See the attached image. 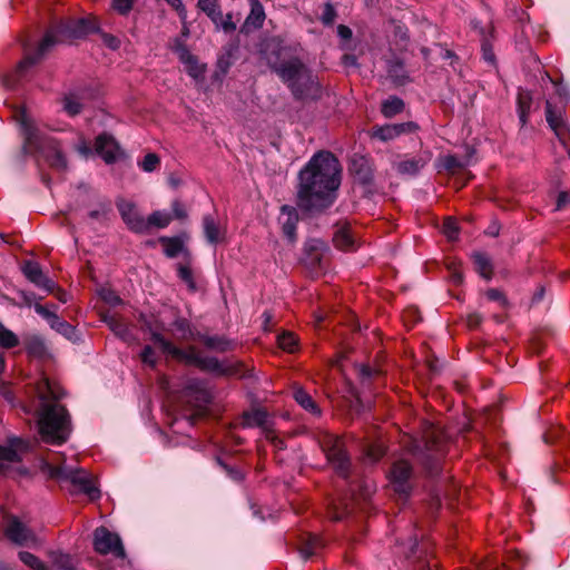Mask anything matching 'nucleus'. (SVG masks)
<instances>
[{
    "label": "nucleus",
    "mask_w": 570,
    "mask_h": 570,
    "mask_svg": "<svg viewBox=\"0 0 570 570\" xmlns=\"http://www.w3.org/2000/svg\"><path fill=\"white\" fill-rule=\"evenodd\" d=\"M342 167L330 151L316 153L298 174L297 206L306 212L330 207L341 185Z\"/></svg>",
    "instance_id": "nucleus-1"
},
{
    "label": "nucleus",
    "mask_w": 570,
    "mask_h": 570,
    "mask_svg": "<svg viewBox=\"0 0 570 570\" xmlns=\"http://www.w3.org/2000/svg\"><path fill=\"white\" fill-rule=\"evenodd\" d=\"M257 47L261 58L287 85L296 99H317L321 96L320 83L294 55V50L283 46L282 38H261Z\"/></svg>",
    "instance_id": "nucleus-2"
},
{
    "label": "nucleus",
    "mask_w": 570,
    "mask_h": 570,
    "mask_svg": "<svg viewBox=\"0 0 570 570\" xmlns=\"http://www.w3.org/2000/svg\"><path fill=\"white\" fill-rule=\"evenodd\" d=\"M39 400L37 424L43 442L60 445L71 433V417L59 401L65 397L63 389L55 381L42 377L36 385Z\"/></svg>",
    "instance_id": "nucleus-3"
},
{
    "label": "nucleus",
    "mask_w": 570,
    "mask_h": 570,
    "mask_svg": "<svg viewBox=\"0 0 570 570\" xmlns=\"http://www.w3.org/2000/svg\"><path fill=\"white\" fill-rule=\"evenodd\" d=\"M16 120L23 136L26 153L37 151L43 161L56 171L63 173L68 169V160L60 144L55 138L45 135L26 109L16 114Z\"/></svg>",
    "instance_id": "nucleus-4"
},
{
    "label": "nucleus",
    "mask_w": 570,
    "mask_h": 570,
    "mask_svg": "<svg viewBox=\"0 0 570 570\" xmlns=\"http://www.w3.org/2000/svg\"><path fill=\"white\" fill-rule=\"evenodd\" d=\"M58 40L59 38H23L22 48L24 57L17 65L14 72L6 78V86L14 88L26 77L28 70L58 43Z\"/></svg>",
    "instance_id": "nucleus-5"
},
{
    "label": "nucleus",
    "mask_w": 570,
    "mask_h": 570,
    "mask_svg": "<svg viewBox=\"0 0 570 570\" xmlns=\"http://www.w3.org/2000/svg\"><path fill=\"white\" fill-rule=\"evenodd\" d=\"M42 470L52 479H57L60 482H69L78 492L87 494L91 500L99 498V490L86 470L53 466L49 463H45Z\"/></svg>",
    "instance_id": "nucleus-6"
},
{
    "label": "nucleus",
    "mask_w": 570,
    "mask_h": 570,
    "mask_svg": "<svg viewBox=\"0 0 570 570\" xmlns=\"http://www.w3.org/2000/svg\"><path fill=\"white\" fill-rule=\"evenodd\" d=\"M320 444L335 472L346 479L350 474L351 461L343 440L337 435L324 433L320 439Z\"/></svg>",
    "instance_id": "nucleus-7"
},
{
    "label": "nucleus",
    "mask_w": 570,
    "mask_h": 570,
    "mask_svg": "<svg viewBox=\"0 0 570 570\" xmlns=\"http://www.w3.org/2000/svg\"><path fill=\"white\" fill-rule=\"evenodd\" d=\"M94 549L99 554H114L116 558H126L125 548L120 537L110 532L105 527H98L94 531Z\"/></svg>",
    "instance_id": "nucleus-8"
},
{
    "label": "nucleus",
    "mask_w": 570,
    "mask_h": 570,
    "mask_svg": "<svg viewBox=\"0 0 570 570\" xmlns=\"http://www.w3.org/2000/svg\"><path fill=\"white\" fill-rule=\"evenodd\" d=\"M150 338L165 354L171 356L176 361L187 365L197 366L200 352L195 346H188L186 350L179 348L166 340L160 333L155 331L151 332Z\"/></svg>",
    "instance_id": "nucleus-9"
},
{
    "label": "nucleus",
    "mask_w": 570,
    "mask_h": 570,
    "mask_svg": "<svg viewBox=\"0 0 570 570\" xmlns=\"http://www.w3.org/2000/svg\"><path fill=\"white\" fill-rule=\"evenodd\" d=\"M99 32L95 18L61 21L56 30H48L42 36H92Z\"/></svg>",
    "instance_id": "nucleus-10"
},
{
    "label": "nucleus",
    "mask_w": 570,
    "mask_h": 570,
    "mask_svg": "<svg viewBox=\"0 0 570 570\" xmlns=\"http://www.w3.org/2000/svg\"><path fill=\"white\" fill-rule=\"evenodd\" d=\"M174 52L177 55L179 61L184 65L185 71L195 81L202 82L205 78L206 65L202 63L197 56L190 52V50L179 40L173 46Z\"/></svg>",
    "instance_id": "nucleus-11"
},
{
    "label": "nucleus",
    "mask_w": 570,
    "mask_h": 570,
    "mask_svg": "<svg viewBox=\"0 0 570 570\" xmlns=\"http://www.w3.org/2000/svg\"><path fill=\"white\" fill-rule=\"evenodd\" d=\"M116 206L124 223L131 232L137 234H147L146 219L140 215L132 202L119 198L116 202Z\"/></svg>",
    "instance_id": "nucleus-12"
},
{
    "label": "nucleus",
    "mask_w": 570,
    "mask_h": 570,
    "mask_svg": "<svg viewBox=\"0 0 570 570\" xmlns=\"http://www.w3.org/2000/svg\"><path fill=\"white\" fill-rule=\"evenodd\" d=\"M348 170L354 177V180L362 185L366 193L373 191V168L366 157L354 155L351 158Z\"/></svg>",
    "instance_id": "nucleus-13"
},
{
    "label": "nucleus",
    "mask_w": 570,
    "mask_h": 570,
    "mask_svg": "<svg viewBox=\"0 0 570 570\" xmlns=\"http://www.w3.org/2000/svg\"><path fill=\"white\" fill-rule=\"evenodd\" d=\"M6 537L18 546H26L36 541L33 532L17 517H9L4 529Z\"/></svg>",
    "instance_id": "nucleus-14"
},
{
    "label": "nucleus",
    "mask_w": 570,
    "mask_h": 570,
    "mask_svg": "<svg viewBox=\"0 0 570 570\" xmlns=\"http://www.w3.org/2000/svg\"><path fill=\"white\" fill-rule=\"evenodd\" d=\"M412 466L404 460L396 461L390 472V480L394 491L400 494H407L411 490L410 478Z\"/></svg>",
    "instance_id": "nucleus-15"
},
{
    "label": "nucleus",
    "mask_w": 570,
    "mask_h": 570,
    "mask_svg": "<svg viewBox=\"0 0 570 570\" xmlns=\"http://www.w3.org/2000/svg\"><path fill=\"white\" fill-rule=\"evenodd\" d=\"M22 273L37 287L43 289L47 293H53L56 283L50 279L43 272L40 265L33 261H27L22 267Z\"/></svg>",
    "instance_id": "nucleus-16"
},
{
    "label": "nucleus",
    "mask_w": 570,
    "mask_h": 570,
    "mask_svg": "<svg viewBox=\"0 0 570 570\" xmlns=\"http://www.w3.org/2000/svg\"><path fill=\"white\" fill-rule=\"evenodd\" d=\"M95 150L106 164H114L120 155L119 144L111 135L107 132H102L97 136L95 141Z\"/></svg>",
    "instance_id": "nucleus-17"
},
{
    "label": "nucleus",
    "mask_w": 570,
    "mask_h": 570,
    "mask_svg": "<svg viewBox=\"0 0 570 570\" xmlns=\"http://www.w3.org/2000/svg\"><path fill=\"white\" fill-rule=\"evenodd\" d=\"M417 125L413 121L402 124H389L384 126L374 127L371 136L382 141L392 140L404 132H412L417 129Z\"/></svg>",
    "instance_id": "nucleus-18"
},
{
    "label": "nucleus",
    "mask_w": 570,
    "mask_h": 570,
    "mask_svg": "<svg viewBox=\"0 0 570 570\" xmlns=\"http://www.w3.org/2000/svg\"><path fill=\"white\" fill-rule=\"evenodd\" d=\"M326 245L321 239H309L305 243L304 247V263L312 271H320L322 268V262Z\"/></svg>",
    "instance_id": "nucleus-19"
},
{
    "label": "nucleus",
    "mask_w": 570,
    "mask_h": 570,
    "mask_svg": "<svg viewBox=\"0 0 570 570\" xmlns=\"http://www.w3.org/2000/svg\"><path fill=\"white\" fill-rule=\"evenodd\" d=\"M242 425L244 428H261L264 438H272L273 423L268 420V413L263 409H253L243 413Z\"/></svg>",
    "instance_id": "nucleus-20"
},
{
    "label": "nucleus",
    "mask_w": 570,
    "mask_h": 570,
    "mask_svg": "<svg viewBox=\"0 0 570 570\" xmlns=\"http://www.w3.org/2000/svg\"><path fill=\"white\" fill-rule=\"evenodd\" d=\"M250 11L240 27V32L248 35L257 31L266 19L265 10L259 0H249Z\"/></svg>",
    "instance_id": "nucleus-21"
},
{
    "label": "nucleus",
    "mask_w": 570,
    "mask_h": 570,
    "mask_svg": "<svg viewBox=\"0 0 570 570\" xmlns=\"http://www.w3.org/2000/svg\"><path fill=\"white\" fill-rule=\"evenodd\" d=\"M546 119L557 136L561 137L570 132V128L564 120L563 109L554 107L550 101L546 104Z\"/></svg>",
    "instance_id": "nucleus-22"
},
{
    "label": "nucleus",
    "mask_w": 570,
    "mask_h": 570,
    "mask_svg": "<svg viewBox=\"0 0 570 570\" xmlns=\"http://www.w3.org/2000/svg\"><path fill=\"white\" fill-rule=\"evenodd\" d=\"M279 223L282 225L283 234L289 242L296 240V226L298 223L297 210L288 205H284L281 209Z\"/></svg>",
    "instance_id": "nucleus-23"
},
{
    "label": "nucleus",
    "mask_w": 570,
    "mask_h": 570,
    "mask_svg": "<svg viewBox=\"0 0 570 570\" xmlns=\"http://www.w3.org/2000/svg\"><path fill=\"white\" fill-rule=\"evenodd\" d=\"M24 449H27V443L21 439L12 440L9 446H0V472H2L8 464L20 461L19 451Z\"/></svg>",
    "instance_id": "nucleus-24"
},
{
    "label": "nucleus",
    "mask_w": 570,
    "mask_h": 570,
    "mask_svg": "<svg viewBox=\"0 0 570 570\" xmlns=\"http://www.w3.org/2000/svg\"><path fill=\"white\" fill-rule=\"evenodd\" d=\"M431 153L424 151L417 157L399 163L397 171L404 175H415L431 160Z\"/></svg>",
    "instance_id": "nucleus-25"
},
{
    "label": "nucleus",
    "mask_w": 570,
    "mask_h": 570,
    "mask_svg": "<svg viewBox=\"0 0 570 570\" xmlns=\"http://www.w3.org/2000/svg\"><path fill=\"white\" fill-rule=\"evenodd\" d=\"M23 344L28 354L36 358H45L48 355V348L45 340L37 334H27L23 337Z\"/></svg>",
    "instance_id": "nucleus-26"
},
{
    "label": "nucleus",
    "mask_w": 570,
    "mask_h": 570,
    "mask_svg": "<svg viewBox=\"0 0 570 570\" xmlns=\"http://www.w3.org/2000/svg\"><path fill=\"white\" fill-rule=\"evenodd\" d=\"M197 367L202 371L213 372L217 374L232 375L236 374V371L232 367H225L216 357L204 356L200 353Z\"/></svg>",
    "instance_id": "nucleus-27"
},
{
    "label": "nucleus",
    "mask_w": 570,
    "mask_h": 570,
    "mask_svg": "<svg viewBox=\"0 0 570 570\" xmlns=\"http://www.w3.org/2000/svg\"><path fill=\"white\" fill-rule=\"evenodd\" d=\"M333 243L336 248L341 250H354L356 248L355 245V238L351 233L350 227L343 226L340 227L334 236H333Z\"/></svg>",
    "instance_id": "nucleus-28"
},
{
    "label": "nucleus",
    "mask_w": 570,
    "mask_h": 570,
    "mask_svg": "<svg viewBox=\"0 0 570 570\" xmlns=\"http://www.w3.org/2000/svg\"><path fill=\"white\" fill-rule=\"evenodd\" d=\"M237 48H238L237 45H230L228 48H226L225 52L218 57L217 71L214 75L215 79L222 80L223 77H225V75L228 72V70L233 63L234 55H235Z\"/></svg>",
    "instance_id": "nucleus-29"
},
{
    "label": "nucleus",
    "mask_w": 570,
    "mask_h": 570,
    "mask_svg": "<svg viewBox=\"0 0 570 570\" xmlns=\"http://www.w3.org/2000/svg\"><path fill=\"white\" fill-rule=\"evenodd\" d=\"M203 228L205 237L210 244H217L224 237V233L212 215L204 216Z\"/></svg>",
    "instance_id": "nucleus-30"
},
{
    "label": "nucleus",
    "mask_w": 570,
    "mask_h": 570,
    "mask_svg": "<svg viewBox=\"0 0 570 570\" xmlns=\"http://www.w3.org/2000/svg\"><path fill=\"white\" fill-rule=\"evenodd\" d=\"M475 271L485 279H491L493 275V265L490 257L481 252L472 254Z\"/></svg>",
    "instance_id": "nucleus-31"
},
{
    "label": "nucleus",
    "mask_w": 570,
    "mask_h": 570,
    "mask_svg": "<svg viewBox=\"0 0 570 570\" xmlns=\"http://www.w3.org/2000/svg\"><path fill=\"white\" fill-rule=\"evenodd\" d=\"M375 492V485L374 483L368 480L364 479L362 482L357 485V490L355 488L352 489V499L351 502L361 504V501L366 502L370 500L372 494Z\"/></svg>",
    "instance_id": "nucleus-32"
},
{
    "label": "nucleus",
    "mask_w": 570,
    "mask_h": 570,
    "mask_svg": "<svg viewBox=\"0 0 570 570\" xmlns=\"http://www.w3.org/2000/svg\"><path fill=\"white\" fill-rule=\"evenodd\" d=\"M294 399L295 401L307 412L314 415H321V409L312 399V396L302 387H296L294 390Z\"/></svg>",
    "instance_id": "nucleus-33"
},
{
    "label": "nucleus",
    "mask_w": 570,
    "mask_h": 570,
    "mask_svg": "<svg viewBox=\"0 0 570 570\" xmlns=\"http://www.w3.org/2000/svg\"><path fill=\"white\" fill-rule=\"evenodd\" d=\"M213 23L216 31L224 32L226 35H230L237 29V22L234 20V14L232 12L224 14L220 10L215 20H213Z\"/></svg>",
    "instance_id": "nucleus-34"
},
{
    "label": "nucleus",
    "mask_w": 570,
    "mask_h": 570,
    "mask_svg": "<svg viewBox=\"0 0 570 570\" xmlns=\"http://www.w3.org/2000/svg\"><path fill=\"white\" fill-rule=\"evenodd\" d=\"M202 342L206 347L216 352H227L233 348V343L224 336H202Z\"/></svg>",
    "instance_id": "nucleus-35"
},
{
    "label": "nucleus",
    "mask_w": 570,
    "mask_h": 570,
    "mask_svg": "<svg viewBox=\"0 0 570 570\" xmlns=\"http://www.w3.org/2000/svg\"><path fill=\"white\" fill-rule=\"evenodd\" d=\"M159 242L164 246L165 255L169 258H174L185 250L184 243L179 237L163 236L159 238Z\"/></svg>",
    "instance_id": "nucleus-36"
},
{
    "label": "nucleus",
    "mask_w": 570,
    "mask_h": 570,
    "mask_svg": "<svg viewBox=\"0 0 570 570\" xmlns=\"http://www.w3.org/2000/svg\"><path fill=\"white\" fill-rule=\"evenodd\" d=\"M49 325L52 330L63 335L66 338L73 342L78 340L76 328L67 321L61 320L59 316H57Z\"/></svg>",
    "instance_id": "nucleus-37"
},
{
    "label": "nucleus",
    "mask_w": 570,
    "mask_h": 570,
    "mask_svg": "<svg viewBox=\"0 0 570 570\" xmlns=\"http://www.w3.org/2000/svg\"><path fill=\"white\" fill-rule=\"evenodd\" d=\"M50 560L52 564L59 570H76V563L70 554L59 551L50 552Z\"/></svg>",
    "instance_id": "nucleus-38"
},
{
    "label": "nucleus",
    "mask_w": 570,
    "mask_h": 570,
    "mask_svg": "<svg viewBox=\"0 0 570 570\" xmlns=\"http://www.w3.org/2000/svg\"><path fill=\"white\" fill-rule=\"evenodd\" d=\"M532 97L529 91L520 90L518 92V111L522 125L527 122L528 115L531 108Z\"/></svg>",
    "instance_id": "nucleus-39"
},
{
    "label": "nucleus",
    "mask_w": 570,
    "mask_h": 570,
    "mask_svg": "<svg viewBox=\"0 0 570 570\" xmlns=\"http://www.w3.org/2000/svg\"><path fill=\"white\" fill-rule=\"evenodd\" d=\"M404 109V102L399 97H390L382 104L381 111L386 118H392L393 116L402 112Z\"/></svg>",
    "instance_id": "nucleus-40"
},
{
    "label": "nucleus",
    "mask_w": 570,
    "mask_h": 570,
    "mask_svg": "<svg viewBox=\"0 0 570 570\" xmlns=\"http://www.w3.org/2000/svg\"><path fill=\"white\" fill-rule=\"evenodd\" d=\"M171 222L170 214L161 210H156L149 215L146 219L147 223V233L150 230V227L165 228Z\"/></svg>",
    "instance_id": "nucleus-41"
},
{
    "label": "nucleus",
    "mask_w": 570,
    "mask_h": 570,
    "mask_svg": "<svg viewBox=\"0 0 570 570\" xmlns=\"http://www.w3.org/2000/svg\"><path fill=\"white\" fill-rule=\"evenodd\" d=\"M321 548V540L316 535L308 534L298 551L304 560L309 559Z\"/></svg>",
    "instance_id": "nucleus-42"
},
{
    "label": "nucleus",
    "mask_w": 570,
    "mask_h": 570,
    "mask_svg": "<svg viewBox=\"0 0 570 570\" xmlns=\"http://www.w3.org/2000/svg\"><path fill=\"white\" fill-rule=\"evenodd\" d=\"M197 8L204 12L212 22L222 10L219 0H198Z\"/></svg>",
    "instance_id": "nucleus-43"
},
{
    "label": "nucleus",
    "mask_w": 570,
    "mask_h": 570,
    "mask_svg": "<svg viewBox=\"0 0 570 570\" xmlns=\"http://www.w3.org/2000/svg\"><path fill=\"white\" fill-rule=\"evenodd\" d=\"M389 76L394 80L396 85H404L409 81L404 67L401 62L396 61L390 65Z\"/></svg>",
    "instance_id": "nucleus-44"
},
{
    "label": "nucleus",
    "mask_w": 570,
    "mask_h": 570,
    "mask_svg": "<svg viewBox=\"0 0 570 570\" xmlns=\"http://www.w3.org/2000/svg\"><path fill=\"white\" fill-rule=\"evenodd\" d=\"M19 559L29 568L33 570H50L47 564H45L35 554L21 551L19 552Z\"/></svg>",
    "instance_id": "nucleus-45"
},
{
    "label": "nucleus",
    "mask_w": 570,
    "mask_h": 570,
    "mask_svg": "<svg viewBox=\"0 0 570 570\" xmlns=\"http://www.w3.org/2000/svg\"><path fill=\"white\" fill-rule=\"evenodd\" d=\"M104 321L108 324L109 328L118 336L122 338H127L129 334V328L126 324L121 323L115 316L106 315Z\"/></svg>",
    "instance_id": "nucleus-46"
},
{
    "label": "nucleus",
    "mask_w": 570,
    "mask_h": 570,
    "mask_svg": "<svg viewBox=\"0 0 570 570\" xmlns=\"http://www.w3.org/2000/svg\"><path fill=\"white\" fill-rule=\"evenodd\" d=\"M19 344L18 336L0 323V345L4 348H12Z\"/></svg>",
    "instance_id": "nucleus-47"
},
{
    "label": "nucleus",
    "mask_w": 570,
    "mask_h": 570,
    "mask_svg": "<svg viewBox=\"0 0 570 570\" xmlns=\"http://www.w3.org/2000/svg\"><path fill=\"white\" fill-rule=\"evenodd\" d=\"M177 272H178V277L187 284L188 288L190 291H196V283H195V279H194V275H193V271L191 268L188 266V265H183V264H179L178 265V268H177Z\"/></svg>",
    "instance_id": "nucleus-48"
},
{
    "label": "nucleus",
    "mask_w": 570,
    "mask_h": 570,
    "mask_svg": "<svg viewBox=\"0 0 570 570\" xmlns=\"http://www.w3.org/2000/svg\"><path fill=\"white\" fill-rule=\"evenodd\" d=\"M278 345L282 350L293 353L297 346V338L293 333H283L278 336Z\"/></svg>",
    "instance_id": "nucleus-49"
},
{
    "label": "nucleus",
    "mask_w": 570,
    "mask_h": 570,
    "mask_svg": "<svg viewBox=\"0 0 570 570\" xmlns=\"http://www.w3.org/2000/svg\"><path fill=\"white\" fill-rule=\"evenodd\" d=\"M63 109L70 116H76L81 111V104L78 100V98H76L72 95H69L66 96L63 99Z\"/></svg>",
    "instance_id": "nucleus-50"
},
{
    "label": "nucleus",
    "mask_w": 570,
    "mask_h": 570,
    "mask_svg": "<svg viewBox=\"0 0 570 570\" xmlns=\"http://www.w3.org/2000/svg\"><path fill=\"white\" fill-rule=\"evenodd\" d=\"M159 164L160 158L156 154L149 153L144 157L142 161L140 163V168L146 173H151L159 166Z\"/></svg>",
    "instance_id": "nucleus-51"
},
{
    "label": "nucleus",
    "mask_w": 570,
    "mask_h": 570,
    "mask_svg": "<svg viewBox=\"0 0 570 570\" xmlns=\"http://www.w3.org/2000/svg\"><path fill=\"white\" fill-rule=\"evenodd\" d=\"M443 233L448 237L449 240H455L458 238L459 227H458L456 222L453 218L448 217L444 219Z\"/></svg>",
    "instance_id": "nucleus-52"
},
{
    "label": "nucleus",
    "mask_w": 570,
    "mask_h": 570,
    "mask_svg": "<svg viewBox=\"0 0 570 570\" xmlns=\"http://www.w3.org/2000/svg\"><path fill=\"white\" fill-rule=\"evenodd\" d=\"M442 166L445 170L455 173L456 170L463 168L465 165L461 163L455 156L448 155L442 159Z\"/></svg>",
    "instance_id": "nucleus-53"
},
{
    "label": "nucleus",
    "mask_w": 570,
    "mask_h": 570,
    "mask_svg": "<svg viewBox=\"0 0 570 570\" xmlns=\"http://www.w3.org/2000/svg\"><path fill=\"white\" fill-rule=\"evenodd\" d=\"M99 295L104 302L111 306H117L121 303V298L110 288H101Z\"/></svg>",
    "instance_id": "nucleus-54"
},
{
    "label": "nucleus",
    "mask_w": 570,
    "mask_h": 570,
    "mask_svg": "<svg viewBox=\"0 0 570 570\" xmlns=\"http://www.w3.org/2000/svg\"><path fill=\"white\" fill-rule=\"evenodd\" d=\"M335 18H336V11H335L334 7L330 2H326L324 4V9H323V12L321 16V21L326 26H331L334 23Z\"/></svg>",
    "instance_id": "nucleus-55"
},
{
    "label": "nucleus",
    "mask_w": 570,
    "mask_h": 570,
    "mask_svg": "<svg viewBox=\"0 0 570 570\" xmlns=\"http://www.w3.org/2000/svg\"><path fill=\"white\" fill-rule=\"evenodd\" d=\"M482 57L491 66H495V55L489 40L482 42Z\"/></svg>",
    "instance_id": "nucleus-56"
},
{
    "label": "nucleus",
    "mask_w": 570,
    "mask_h": 570,
    "mask_svg": "<svg viewBox=\"0 0 570 570\" xmlns=\"http://www.w3.org/2000/svg\"><path fill=\"white\" fill-rule=\"evenodd\" d=\"M140 358H141L142 363H145L151 367L156 366L157 358L155 356V351L153 350L151 346L146 345L144 347V350L140 353Z\"/></svg>",
    "instance_id": "nucleus-57"
},
{
    "label": "nucleus",
    "mask_w": 570,
    "mask_h": 570,
    "mask_svg": "<svg viewBox=\"0 0 570 570\" xmlns=\"http://www.w3.org/2000/svg\"><path fill=\"white\" fill-rule=\"evenodd\" d=\"M485 296L490 299V301H494V302H498L502 307H507L508 306V299L505 297V295L497 289V288H490L485 292Z\"/></svg>",
    "instance_id": "nucleus-58"
},
{
    "label": "nucleus",
    "mask_w": 570,
    "mask_h": 570,
    "mask_svg": "<svg viewBox=\"0 0 570 570\" xmlns=\"http://www.w3.org/2000/svg\"><path fill=\"white\" fill-rule=\"evenodd\" d=\"M174 327L181 334L184 340H187L191 335L189 323L185 318H178L174 322Z\"/></svg>",
    "instance_id": "nucleus-59"
},
{
    "label": "nucleus",
    "mask_w": 570,
    "mask_h": 570,
    "mask_svg": "<svg viewBox=\"0 0 570 570\" xmlns=\"http://www.w3.org/2000/svg\"><path fill=\"white\" fill-rule=\"evenodd\" d=\"M186 395L190 393L205 395V389L203 382L199 380H190L184 389Z\"/></svg>",
    "instance_id": "nucleus-60"
},
{
    "label": "nucleus",
    "mask_w": 570,
    "mask_h": 570,
    "mask_svg": "<svg viewBox=\"0 0 570 570\" xmlns=\"http://www.w3.org/2000/svg\"><path fill=\"white\" fill-rule=\"evenodd\" d=\"M134 0H112V8L121 14L128 13L132 8Z\"/></svg>",
    "instance_id": "nucleus-61"
},
{
    "label": "nucleus",
    "mask_w": 570,
    "mask_h": 570,
    "mask_svg": "<svg viewBox=\"0 0 570 570\" xmlns=\"http://www.w3.org/2000/svg\"><path fill=\"white\" fill-rule=\"evenodd\" d=\"M384 446L382 444H373L370 445L366 452V455L371 461H377L380 458L384 455Z\"/></svg>",
    "instance_id": "nucleus-62"
},
{
    "label": "nucleus",
    "mask_w": 570,
    "mask_h": 570,
    "mask_svg": "<svg viewBox=\"0 0 570 570\" xmlns=\"http://www.w3.org/2000/svg\"><path fill=\"white\" fill-rule=\"evenodd\" d=\"M35 311L42 316L49 324L58 316L55 312H51L48 307L36 304Z\"/></svg>",
    "instance_id": "nucleus-63"
},
{
    "label": "nucleus",
    "mask_w": 570,
    "mask_h": 570,
    "mask_svg": "<svg viewBox=\"0 0 570 570\" xmlns=\"http://www.w3.org/2000/svg\"><path fill=\"white\" fill-rule=\"evenodd\" d=\"M357 372L362 380H370L371 377L379 374L377 370L372 368L371 366L365 364L357 365Z\"/></svg>",
    "instance_id": "nucleus-64"
}]
</instances>
